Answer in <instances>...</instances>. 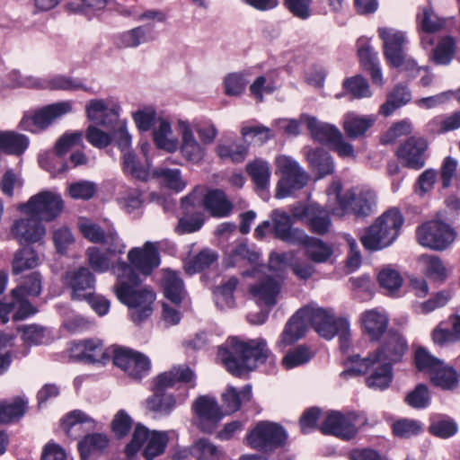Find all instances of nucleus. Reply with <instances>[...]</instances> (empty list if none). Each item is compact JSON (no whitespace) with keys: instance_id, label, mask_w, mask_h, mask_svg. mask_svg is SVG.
Instances as JSON below:
<instances>
[{"instance_id":"obj_22","label":"nucleus","mask_w":460,"mask_h":460,"mask_svg":"<svg viewBox=\"0 0 460 460\" xmlns=\"http://www.w3.org/2000/svg\"><path fill=\"white\" fill-rule=\"evenodd\" d=\"M427 148L424 138L411 137L398 147L396 155L405 167L419 170L425 165Z\"/></svg>"},{"instance_id":"obj_56","label":"nucleus","mask_w":460,"mask_h":460,"mask_svg":"<svg viewBox=\"0 0 460 460\" xmlns=\"http://www.w3.org/2000/svg\"><path fill=\"white\" fill-rule=\"evenodd\" d=\"M312 356L308 347L299 345L287 353L282 358V365L286 369H291L308 362Z\"/></svg>"},{"instance_id":"obj_7","label":"nucleus","mask_w":460,"mask_h":460,"mask_svg":"<svg viewBox=\"0 0 460 460\" xmlns=\"http://www.w3.org/2000/svg\"><path fill=\"white\" fill-rule=\"evenodd\" d=\"M273 230L277 238L283 242L297 244L305 250L312 261H316V240L308 236L299 228H292L293 217L281 209H274L270 214Z\"/></svg>"},{"instance_id":"obj_15","label":"nucleus","mask_w":460,"mask_h":460,"mask_svg":"<svg viewBox=\"0 0 460 460\" xmlns=\"http://www.w3.org/2000/svg\"><path fill=\"white\" fill-rule=\"evenodd\" d=\"M378 36L383 41V52L389 66L399 68L406 60V33L394 28L380 27Z\"/></svg>"},{"instance_id":"obj_46","label":"nucleus","mask_w":460,"mask_h":460,"mask_svg":"<svg viewBox=\"0 0 460 460\" xmlns=\"http://www.w3.org/2000/svg\"><path fill=\"white\" fill-rule=\"evenodd\" d=\"M122 165L126 173L138 180L146 181L149 176L148 160L146 159V164H141L132 151L123 154Z\"/></svg>"},{"instance_id":"obj_25","label":"nucleus","mask_w":460,"mask_h":460,"mask_svg":"<svg viewBox=\"0 0 460 460\" xmlns=\"http://www.w3.org/2000/svg\"><path fill=\"white\" fill-rule=\"evenodd\" d=\"M194 409L199 419V426L204 432H212L222 419L221 410L212 397L199 396L194 402Z\"/></svg>"},{"instance_id":"obj_12","label":"nucleus","mask_w":460,"mask_h":460,"mask_svg":"<svg viewBox=\"0 0 460 460\" xmlns=\"http://www.w3.org/2000/svg\"><path fill=\"white\" fill-rule=\"evenodd\" d=\"M167 442L168 437L165 432L150 431L144 426L137 425L125 452L128 456H132L146 444L143 451L144 457L146 460H153L164 452Z\"/></svg>"},{"instance_id":"obj_47","label":"nucleus","mask_w":460,"mask_h":460,"mask_svg":"<svg viewBox=\"0 0 460 460\" xmlns=\"http://www.w3.org/2000/svg\"><path fill=\"white\" fill-rule=\"evenodd\" d=\"M111 254L102 252L98 247L93 246L89 247L86 250V257L89 265L91 268L96 272H105L110 269L114 272V267L118 266L121 261H118L116 264H113L111 260Z\"/></svg>"},{"instance_id":"obj_52","label":"nucleus","mask_w":460,"mask_h":460,"mask_svg":"<svg viewBox=\"0 0 460 460\" xmlns=\"http://www.w3.org/2000/svg\"><path fill=\"white\" fill-rule=\"evenodd\" d=\"M117 146L121 152H129V148L132 143V137L128 129V123L126 119H119L115 126L108 128Z\"/></svg>"},{"instance_id":"obj_53","label":"nucleus","mask_w":460,"mask_h":460,"mask_svg":"<svg viewBox=\"0 0 460 460\" xmlns=\"http://www.w3.org/2000/svg\"><path fill=\"white\" fill-rule=\"evenodd\" d=\"M216 153L222 160L238 164L245 159L248 148L241 144H219L216 148Z\"/></svg>"},{"instance_id":"obj_64","label":"nucleus","mask_w":460,"mask_h":460,"mask_svg":"<svg viewBox=\"0 0 460 460\" xmlns=\"http://www.w3.org/2000/svg\"><path fill=\"white\" fill-rule=\"evenodd\" d=\"M405 402L408 405L415 409L426 408L429 403L428 387L423 384L418 385L406 395Z\"/></svg>"},{"instance_id":"obj_27","label":"nucleus","mask_w":460,"mask_h":460,"mask_svg":"<svg viewBox=\"0 0 460 460\" xmlns=\"http://www.w3.org/2000/svg\"><path fill=\"white\" fill-rule=\"evenodd\" d=\"M178 128L181 138V153L182 156L189 162L199 164L205 156V147L197 141L188 122L180 120Z\"/></svg>"},{"instance_id":"obj_62","label":"nucleus","mask_w":460,"mask_h":460,"mask_svg":"<svg viewBox=\"0 0 460 460\" xmlns=\"http://www.w3.org/2000/svg\"><path fill=\"white\" fill-rule=\"evenodd\" d=\"M378 282L382 288L393 295L401 288L402 278L397 270L385 268L378 274Z\"/></svg>"},{"instance_id":"obj_63","label":"nucleus","mask_w":460,"mask_h":460,"mask_svg":"<svg viewBox=\"0 0 460 460\" xmlns=\"http://www.w3.org/2000/svg\"><path fill=\"white\" fill-rule=\"evenodd\" d=\"M96 124L90 125L85 132L87 141L97 148H105L112 142L111 133L105 132Z\"/></svg>"},{"instance_id":"obj_24","label":"nucleus","mask_w":460,"mask_h":460,"mask_svg":"<svg viewBox=\"0 0 460 460\" xmlns=\"http://www.w3.org/2000/svg\"><path fill=\"white\" fill-rule=\"evenodd\" d=\"M65 281L72 291V299L84 300L93 291L95 279L89 269L81 267L67 271Z\"/></svg>"},{"instance_id":"obj_21","label":"nucleus","mask_w":460,"mask_h":460,"mask_svg":"<svg viewBox=\"0 0 460 460\" xmlns=\"http://www.w3.org/2000/svg\"><path fill=\"white\" fill-rule=\"evenodd\" d=\"M280 292V281L270 275L258 279L249 288V293L252 300L258 305L267 307L268 309L277 305Z\"/></svg>"},{"instance_id":"obj_43","label":"nucleus","mask_w":460,"mask_h":460,"mask_svg":"<svg viewBox=\"0 0 460 460\" xmlns=\"http://www.w3.org/2000/svg\"><path fill=\"white\" fill-rule=\"evenodd\" d=\"M190 455L196 460H221L225 456L222 449L208 438L197 440L190 447Z\"/></svg>"},{"instance_id":"obj_42","label":"nucleus","mask_w":460,"mask_h":460,"mask_svg":"<svg viewBox=\"0 0 460 460\" xmlns=\"http://www.w3.org/2000/svg\"><path fill=\"white\" fill-rule=\"evenodd\" d=\"M246 172L252 178L257 190H265L270 179V170L266 161L257 159L246 165Z\"/></svg>"},{"instance_id":"obj_39","label":"nucleus","mask_w":460,"mask_h":460,"mask_svg":"<svg viewBox=\"0 0 460 460\" xmlns=\"http://www.w3.org/2000/svg\"><path fill=\"white\" fill-rule=\"evenodd\" d=\"M411 99V94L407 86L397 84L388 94L386 102L380 107V114L387 117L398 108L407 104Z\"/></svg>"},{"instance_id":"obj_50","label":"nucleus","mask_w":460,"mask_h":460,"mask_svg":"<svg viewBox=\"0 0 460 460\" xmlns=\"http://www.w3.org/2000/svg\"><path fill=\"white\" fill-rule=\"evenodd\" d=\"M108 445V438L105 435L93 433L87 435L78 443V449L82 460H87L88 455L94 451L104 449Z\"/></svg>"},{"instance_id":"obj_6","label":"nucleus","mask_w":460,"mask_h":460,"mask_svg":"<svg viewBox=\"0 0 460 460\" xmlns=\"http://www.w3.org/2000/svg\"><path fill=\"white\" fill-rule=\"evenodd\" d=\"M402 224L403 217L400 211L396 208L389 209L365 229L360 242L368 251L386 248L398 237Z\"/></svg>"},{"instance_id":"obj_61","label":"nucleus","mask_w":460,"mask_h":460,"mask_svg":"<svg viewBox=\"0 0 460 460\" xmlns=\"http://www.w3.org/2000/svg\"><path fill=\"white\" fill-rule=\"evenodd\" d=\"M421 431V424L415 420L401 419L394 422L393 433L402 438H409Z\"/></svg>"},{"instance_id":"obj_40","label":"nucleus","mask_w":460,"mask_h":460,"mask_svg":"<svg viewBox=\"0 0 460 460\" xmlns=\"http://www.w3.org/2000/svg\"><path fill=\"white\" fill-rule=\"evenodd\" d=\"M28 146L29 139L24 135L13 131H0V149L4 152L19 156L24 153Z\"/></svg>"},{"instance_id":"obj_30","label":"nucleus","mask_w":460,"mask_h":460,"mask_svg":"<svg viewBox=\"0 0 460 460\" xmlns=\"http://www.w3.org/2000/svg\"><path fill=\"white\" fill-rule=\"evenodd\" d=\"M388 323L387 316L376 309L367 310L361 314L363 332L372 341H376L383 336L387 330Z\"/></svg>"},{"instance_id":"obj_13","label":"nucleus","mask_w":460,"mask_h":460,"mask_svg":"<svg viewBox=\"0 0 460 460\" xmlns=\"http://www.w3.org/2000/svg\"><path fill=\"white\" fill-rule=\"evenodd\" d=\"M456 236V231L440 220L428 221L417 229L419 243L435 251L446 250L454 243Z\"/></svg>"},{"instance_id":"obj_14","label":"nucleus","mask_w":460,"mask_h":460,"mask_svg":"<svg viewBox=\"0 0 460 460\" xmlns=\"http://www.w3.org/2000/svg\"><path fill=\"white\" fill-rule=\"evenodd\" d=\"M64 208L61 196L54 191L44 190L30 198L26 204L21 206L25 213L43 221H52Z\"/></svg>"},{"instance_id":"obj_44","label":"nucleus","mask_w":460,"mask_h":460,"mask_svg":"<svg viewBox=\"0 0 460 460\" xmlns=\"http://www.w3.org/2000/svg\"><path fill=\"white\" fill-rule=\"evenodd\" d=\"M344 320L336 317L331 310L318 307V335L327 341L332 340L336 335L338 322Z\"/></svg>"},{"instance_id":"obj_35","label":"nucleus","mask_w":460,"mask_h":460,"mask_svg":"<svg viewBox=\"0 0 460 460\" xmlns=\"http://www.w3.org/2000/svg\"><path fill=\"white\" fill-rule=\"evenodd\" d=\"M374 122V117L349 113L344 119L343 129L349 138L355 139L365 136Z\"/></svg>"},{"instance_id":"obj_16","label":"nucleus","mask_w":460,"mask_h":460,"mask_svg":"<svg viewBox=\"0 0 460 460\" xmlns=\"http://www.w3.org/2000/svg\"><path fill=\"white\" fill-rule=\"evenodd\" d=\"M357 422L358 415L355 412L343 414L341 411H332L328 413L319 429L323 434L350 441L358 433Z\"/></svg>"},{"instance_id":"obj_55","label":"nucleus","mask_w":460,"mask_h":460,"mask_svg":"<svg viewBox=\"0 0 460 460\" xmlns=\"http://www.w3.org/2000/svg\"><path fill=\"white\" fill-rule=\"evenodd\" d=\"M343 87L348 93L357 99L371 96V91L367 79L359 75L347 78L343 82Z\"/></svg>"},{"instance_id":"obj_54","label":"nucleus","mask_w":460,"mask_h":460,"mask_svg":"<svg viewBox=\"0 0 460 460\" xmlns=\"http://www.w3.org/2000/svg\"><path fill=\"white\" fill-rule=\"evenodd\" d=\"M425 268V273L428 277L444 280L447 277V270L439 257L435 255L424 254L420 257Z\"/></svg>"},{"instance_id":"obj_60","label":"nucleus","mask_w":460,"mask_h":460,"mask_svg":"<svg viewBox=\"0 0 460 460\" xmlns=\"http://www.w3.org/2000/svg\"><path fill=\"white\" fill-rule=\"evenodd\" d=\"M24 402L15 399L13 402H0V423H8L24 414Z\"/></svg>"},{"instance_id":"obj_20","label":"nucleus","mask_w":460,"mask_h":460,"mask_svg":"<svg viewBox=\"0 0 460 460\" xmlns=\"http://www.w3.org/2000/svg\"><path fill=\"white\" fill-rule=\"evenodd\" d=\"M72 102L64 101L49 104L38 111L31 118H23L21 125L23 129L36 132L49 126L54 120L72 111Z\"/></svg>"},{"instance_id":"obj_5","label":"nucleus","mask_w":460,"mask_h":460,"mask_svg":"<svg viewBox=\"0 0 460 460\" xmlns=\"http://www.w3.org/2000/svg\"><path fill=\"white\" fill-rule=\"evenodd\" d=\"M194 377L193 371L186 365L173 367L170 371L160 374L155 380L153 395L146 399V408L154 412L168 414L174 408L176 401L164 390L179 382L190 383Z\"/></svg>"},{"instance_id":"obj_28","label":"nucleus","mask_w":460,"mask_h":460,"mask_svg":"<svg viewBox=\"0 0 460 460\" xmlns=\"http://www.w3.org/2000/svg\"><path fill=\"white\" fill-rule=\"evenodd\" d=\"M30 217L16 220L12 226V232L20 242L35 243L46 234V228L38 217L30 215Z\"/></svg>"},{"instance_id":"obj_10","label":"nucleus","mask_w":460,"mask_h":460,"mask_svg":"<svg viewBox=\"0 0 460 460\" xmlns=\"http://www.w3.org/2000/svg\"><path fill=\"white\" fill-rule=\"evenodd\" d=\"M288 434L279 424L270 421H260L247 434L246 443L252 448L263 452H273L286 445Z\"/></svg>"},{"instance_id":"obj_48","label":"nucleus","mask_w":460,"mask_h":460,"mask_svg":"<svg viewBox=\"0 0 460 460\" xmlns=\"http://www.w3.org/2000/svg\"><path fill=\"white\" fill-rule=\"evenodd\" d=\"M456 53V41L451 36L442 38L433 49L432 60L438 65H448Z\"/></svg>"},{"instance_id":"obj_51","label":"nucleus","mask_w":460,"mask_h":460,"mask_svg":"<svg viewBox=\"0 0 460 460\" xmlns=\"http://www.w3.org/2000/svg\"><path fill=\"white\" fill-rule=\"evenodd\" d=\"M41 291V279L38 272H32L24 277L19 286L12 290L13 297H18L19 293L25 296H37Z\"/></svg>"},{"instance_id":"obj_8","label":"nucleus","mask_w":460,"mask_h":460,"mask_svg":"<svg viewBox=\"0 0 460 460\" xmlns=\"http://www.w3.org/2000/svg\"><path fill=\"white\" fill-rule=\"evenodd\" d=\"M415 364L419 370L429 374L432 383L443 390H454L458 385L457 372L442 360L431 355L426 349L415 352Z\"/></svg>"},{"instance_id":"obj_3","label":"nucleus","mask_w":460,"mask_h":460,"mask_svg":"<svg viewBox=\"0 0 460 460\" xmlns=\"http://www.w3.org/2000/svg\"><path fill=\"white\" fill-rule=\"evenodd\" d=\"M269 355L270 350L263 339L241 341L231 338L227 348H219L217 358L230 373L241 376L254 369L259 363L265 362Z\"/></svg>"},{"instance_id":"obj_58","label":"nucleus","mask_w":460,"mask_h":460,"mask_svg":"<svg viewBox=\"0 0 460 460\" xmlns=\"http://www.w3.org/2000/svg\"><path fill=\"white\" fill-rule=\"evenodd\" d=\"M217 254L210 250H203L185 263V270L192 274L209 267L216 260Z\"/></svg>"},{"instance_id":"obj_2","label":"nucleus","mask_w":460,"mask_h":460,"mask_svg":"<svg viewBox=\"0 0 460 460\" xmlns=\"http://www.w3.org/2000/svg\"><path fill=\"white\" fill-rule=\"evenodd\" d=\"M117 283L114 292L118 299L129 309L131 319L140 323L149 317L153 312L155 295L152 289L141 285V280L133 269L126 262L114 267Z\"/></svg>"},{"instance_id":"obj_23","label":"nucleus","mask_w":460,"mask_h":460,"mask_svg":"<svg viewBox=\"0 0 460 460\" xmlns=\"http://www.w3.org/2000/svg\"><path fill=\"white\" fill-rule=\"evenodd\" d=\"M130 268H135L144 275H149L160 264L157 243H145L143 247L132 248L128 253Z\"/></svg>"},{"instance_id":"obj_31","label":"nucleus","mask_w":460,"mask_h":460,"mask_svg":"<svg viewBox=\"0 0 460 460\" xmlns=\"http://www.w3.org/2000/svg\"><path fill=\"white\" fill-rule=\"evenodd\" d=\"M358 55L361 66L364 70L368 72L373 84L378 86H382L384 80L377 53L367 42H359Z\"/></svg>"},{"instance_id":"obj_29","label":"nucleus","mask_w":460,"mask_h":460,"mask_svg":"<svg viewBox=\"0 0 460 460\" xmlns=\"http://www.w3.org/2000/svg\"><path fill=\"white\" fill-rule=\"evenodd\" d=\"M205 209L216 217H228L234 208L226 194L219 189L208 190L202 199Z\"/></svg>"},{"instance_id":"obj_18","label":"nucleus","mask_w":460,"mask_h":460,"mask_svg":"<svg viewBox=\"0 0 460 460\" xmlns=\"http://www.w3.org/2000/svg\"><path fill=\"white\" fill-rule=\"evenodd\" d=\"M315 316L316 311L314 307L306 306L298 310L287 322L277 341V346L288 347L302 339L309 326L313 324Z\"/></svg>"},{"instance_id":"obj_45","label":"nucleus","mask_w":460,"mask_h":460,"mask_svg":"<svg viewBox=\"0 0 460 460\" xmlns=\"http://www.w3.org/2000/svg\"><path fill=\"white\" fill-rule=\"evenodd\" d=\"M39 256L36 252L29 246L17 251L13 261V273L17 275L25 270L37 267Z\"/></svg>"},{"instance_id":"obj_57","label":"nucleus","mask_w":460,"mask_h":460,"mask_svg":"<svg viewBox=\"0 0 460 460\" xmlns=\"http://www.w3.org/2000/svg\"><path fill=\"white\" fill-rule=\"evenodd\" d=\"M154 176L161 178L168 188L176 191L182 190L186 186L179 169L159 168L154 172Z\"/></svg>"},{"instance_id":"obj_38","label":"nucleus","mask_w":460,"mask_h":460,"mask_svg":"<svg viewBox=\"0 0 460 460\" xmlns=\"http://www.w3.org/2000/svg\"><path fill=\"white\" fill-rule=\"evenodd\" d=\"M252 398V387L245 385L241 391H236L233 386H229L222 394L223 409L226 414H231L238 411L243 402H249Z\"/></svg>"},{"instance_id":"obj_59","label":"nucleus","mask_w":460,"mask_h":460,"mask_svg":"<svg viewBox=\"0 0 460 460\" xmlns=\"http://www.w3.org/2000/svg\"><path fill=\"white\" fill-rule=\"evenodd\" d=\"M417 19L420 29L428 33L436 32L444 26V20L438 17L432 7L423 8L422 13Z\"/></svg>"},{"instance_id":"obj_17","label":"nucleus","mask_w":460,"mask_h":460,"mask_svg":"<svg viewBox=\"0 0 460 460\" xmlns=\"http://www.w3.org/2000/svg\"><path fill=\"white\" fill-rule=\"evenodd\" d=\"M120 110L119 103L113 98L92 99L85 104L87 119L106 129L120 119Z\"/></svg>"},{"instance_id":"obj_26","label":"nucleus","mask_w":460,"mask_h":460,"mask_svg":"<svg viewBox=\"0 0 460 460\" xmlns=\"http://www.w3.org/2000/svg\"><path fill=\"white\" fill-rule=\"evenodd\" d=\"M70 357L86 363H105L109 358L103 344L97 340L73 343L70 348Z\"/></svg>"},{"instance_id":"obj_36","label":"nucleus","mask_w":460,"mask_h":460,"mask_svg":"<svg viewBox=\"0 0 460 460\" xmlns=\"http://www.w3.org/2000/svg\"><path fill=\"white\" fill-rule=\"evenodd\" d=\"M153 139L159 149L173 153L178 148V140L173 136L171 124L164 119H158V126L153 130Z\"/></svg>"},{"instance_id":"obj_19","label":"nucleus","mask_w":460,"mask_h":460,"mask_svg":"<svg viewBox=\"0 0 460 460\" xmlns=\"http://www.w3.org/2000/svg\"><path fill=\"white\" fill-rule=\"evenodd\" d=\"M113 363L134 379H141L150 371V361L147 357L123 347H114Z\"/></svg>"},{"instance_id":"obj_41","label":"nucleus","mask_w":460,"mask_h":460,"mask_svg":"<svg viewBox=\"0 0 460 460\" xmlns=\"http://www.w3.org/2000/svg\"><path fill=\"white\" fill-rule=\"evenodd\" d=\"M276 124L279 128L283 129L289 136H297L300 133L301 125H305L310 131L312 137L314 139L316 136V119L314 117L307 114H301L299 119H279L276 120Z\"/></svg>"},{"instance_id":"obj_34","label":"nucleus","mask_w":460,"mask_h":460,"mask_svg":"<svg viewBox=\"0 0 460 460\" xmlns=\"http://www.w3.org/2000/svg\"><path fill=\"white\" fill-rule=\"evenodd\" d=\"M155 39L152 28L149 26H137L120 33L117 38V46L121 49L137 48L143 43L153 41Z\"/></svg>"},{"instance_id":"obj_9","label":"nucleus","mask_w":460,"mask_h":460,"mask_svg":"<svg viewBox=\"0 0 460 460\" xmlns=\"http://www.w3.org/2000/svg\"><path fill=\"white\" fill-rule=\"evenodd\" d=\"M275 164L281 173L276 188V198L283 199L291 196L308 183V173L290 156L279 155L275 159Z\"/></svg>"},{"instance_id":"obj_4","label":"nucleus","mask_w":460,"mask_h":460,"mask_svg":"<svg viewBox=\"0 0 460 460\" xmlns=\"http://www.w3.org/2000/svg\"><path fill=\"white\" fill-rule=\"evenodd\" d=\"M407 350L408 343L405 338L397 331L389 330L374 354L363 358L358 354L350 357L351 367L344 370L343 375L352 372L366 373L371 366L374 367L378 363V359L390 365L400 362Z\"/></svg>"},{"instance_id":"obj_49","label":"nucleus","mask_w":460,"mask_h":460,"mask_svg":"<svg viewBox=\"0 0 460 460\" xmlns=\"http://www.w3.org/2000/svg\"><path fill=\"white\" fill-rule=\"evenodd\" d=\"M290 212L294 219L304 222L313 233L316 231V208L314 204L298 202L290 207Z\"/></svg>"},{"instance_id":"obj_32","label":"nucleus","mask_w":460,"mask_h":460,"mask_svg":"<svg viewBox=\"0 0 460 460\" xmlns=\"http://www.w3.org/2000/svg\"><path fill=\"white\" fill-rule=\"evenodd\" d=\"M370 372V375L366 378L367 385L375 390H385L389 387L392 380H393V372H392V365L390 363H386L378 359V363H376L374 367L371 366L369 369L365 373ZM361 373L360 375H363ZM352 375H358L357 373H349L347 375L341 376H348Z\"/></svg>"},{"instance_id":"obj_33","label":"nucleus","mask_w":460,"mask_h":460,"mask_svg":"<svg viewBox=\"0 0 460 460\" xmlns=\"http://www.w3.org/2000/svg\"><path fill=\"white\" fill-rule=\"evenodd\" d=\"M61 427L67 437L76 439L86 430L93 429L94 421L81 411H73L62 420Z\"/></svg>"},{"instance_id":"obj_1","label":"nucleus","mask_w":460,"mask_h":460,"mask_svg":"<svg viewBox=\"0 0 460 460\" xmlns=\"http://www.w3.org/2000/svg\"><path fill=\"white\" fill-rule=\"evenodd\" d=\"M342 184L340 180H334L325 190L327 202L324 209L318 208V234L329 232L332 221L330 213L343 216L352 213L357 217H367L376 206V194L370 190H361L358 193L349 190L341 195Z\"/></svg>"},{"instance_id":"obj_11","label":"nucleus","mask_w":460,"mask_h":460,"mask_svg":"<svg viewBox=\"0 0 460 460\" xmlns=\"http://www.w3.org/2000/svg\"><path fill=\"white\" fill-rule=\"evenodd\" d=\"M77 226L82 235L91 243H99L105 247L110 254H122L126 244L112 226L102 228L100 225L87 217H80Z\"/></svg>"},{"instance_id":"obj_37","label":"nucleus","mask_w":460,"mask_h":460,"mask_svg":"<svg viewBox=\"0 0 460 460\" xmlns=\"http://www.w3.org/2000/svg\"><path fill=\"white\" fill-rule=\"evenodd\" d=\"M162 284L166 298L174 304H180L185 296V290L183 282L178 274L173 270H165Z\"/></svg>"}]
</instances>
